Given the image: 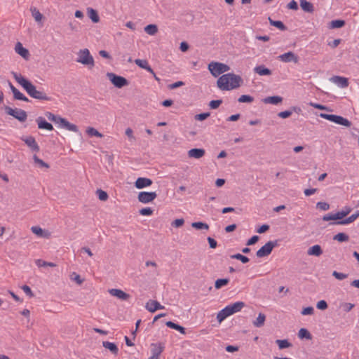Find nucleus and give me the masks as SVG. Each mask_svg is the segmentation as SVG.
I'll use <instances>...</instances> for the list:
<instances>
[{
	"mask_svg": "<svg viewBox=\"0 0 359 359\" xmlns=\"http://www.w3.org/2000/svg\"><path fill=\"white\" fill-rule=\"evenodd\" d=\"M11 74L15 81L22 86L30 97L39 100L49 101L51 100L46 93L37 90L36 86L29 80L24 78L20 74H18L15 72H12Z\"/></svg>",
	"mask_w": 359,
	"mask_h": 359,
	"instance_id": "obj_1",
	"label": "nucleus"
},
{
	"mask_svg": "<svg viewBox=\"0 0 359 359\" xmlns=\"http://www.w3.org/2000/svg\"><path fill=\"white\" fill-rule=\"evenodd\" d=\"M242 83V78L233 73L223 74L217 81V87L222 90L238 88Z\"/></svg>",
	"mask_w": 359,
	"mask_h": 359,
	"instance_id": "obj_2",
	"label": "nucleus"
},
{
	"mask_svg": "<svg viewBox=\"0 0 359 359\" xmlns=\"http://www.w3.org/2000/svg\"><path fill=\"white\" fill-rule=\"evenodd\" d=\"M46 116L49 121L60 124L62 127L69 131H73L75 133L79 132L78 127L75 124L69 123L67 119L62 117L56 116L49 111L46 113Z\"/></svg>",
	"mask_w": 359,
	"mask_h": 359,
	"instance_id": "obj_3",
	"label": "nucleus"
},
{
	"mask_svg": "<svg viewBox=\"0 0 359 359\" xmlns=\"http://www.w3.org/2000/svg\"><path fill=\"white\" fill-rule=\"evenodd\" d=\"M76 62L81 63L89 69H91L95 66V61L93 57L91 55L88 48L81 49L77 53Z\"/></svg>",
	"mask_w": 359,
	"mask_h": 359,
	"instance_id": "obj_4",
	"label": "nucleus"
},
{
	"mask_svg": "<svg viewBox=\"0 0 359 359\" xmlns=\"http://www.w3.org/2000/svg\"><path fill=\"white\" fill-rule=\"evenodd\" d=\"M208 69L214 77H217L220 74L229 71L230 67L224 63L211 62L208 65Z\"/></svg>",
	"mask_w": 359,
	"mask_h": 359,
	"instance_id": "obj_5",
	"label": "nucleus"
},
{
	"mask_svg": "<svg viewBox=\"0 0 359 359\" xmlns=\"http://www.w3.org/2000/svg\"><path fill=\"white\" fill-rule=\"evenodd\" d=\"M319 116L321 118H323L326 120H328L339 125H341L346 127H350L351 126V122L350 121L339 115L320 113Z\"/></svg>",
	"mask_w": 359,
	"mask_h": 359,
	"instance_id": "obj_6",
	"label": "nucleus"
},
{
	"mask_svg": "<svg viewBox=\"0 0 359 359\" xmlns=\"http://www.w3.org/2000/svg\"><path fill=\"white\" fill-rule=\"evenodd\" d=\"M278 244L277 240L267 242L264 245H263L257 251L256 256L258 258H262L269 256L271 253L273 249L278 246Z\"/></svg>",
	"mask_w": 359,
	"mask_h": 359,
	"instance_id": "obj_7",
	"label": "nucleus"
},
{
	"mask_svg": "<svg viewBox=\"0 0 359 359\" xmlns=\"http://www.w3.org/2000/svg\"><path fill=\"white\" fill-rule=\"evenodd\" d=\"M4 109L7 114L13 116L19 121L24 122L27 120V112L22 109H13L8 106H5Z\"/></svg>",
	"mask_w": 359,
	"mask_h": 359,
	"instance_id": "obj_8",
	"label": "nucleus"
},
{
	"mask_svg": "<svg viewBox=\"0 0 359 359\" xmlns=\"http://www.w3.org/2000/svg\"><path fill=\"white\" fill-rule=\"evenodd\" d=\"M107 76L112 83V84L116 88H121L123 86L128 85V81L126 78L118 76L114 73L108 72L107 73Z\"/></svg>",
	"mask_w": 359,
	"mask_h": 359,
	"instance_id": "obj_9",
	"label": "nucleus"
},
{
	"mask_svg": "<svg viewBox=\"0 0 359 359\" xmlns=\"http://www.w3.org/2000/svg\"><path fill=\"white\" fill-rule=\"evenodd\" d=\"M165 348L163 343H153L151 344V355L149 359H159V357Z\"/></svg>",
	"mask_w": 359,
	"mask_h": 359,
	"instance_id": "obj_10",
	"label": "nucleus"
},
{
	"mask_svg": "<svg viewBox=\"0 0 359 359\" xmlns=\"http://www.w3.org/2000/svg\"><path fill=\"white\" fill-rule=\"evenodd\" d=\"M157 196L156 192L141 191L138 194V201L142 203H148L153 201Z\"/></svg>",
	"mask_w": 359,
	"mask_h": 359,
	"instance_id": "obj_11",
	"label": "nucleus"
},
{
	"mask_svg": "<svg viewBox=\"0 0 359 359\" xmlns=\"http://www.w3.org/2000/svg\"><path fill=\"white\" fill-rule=\"evenodd\" d=\"M278 59L283 62H294V63H297L299 61L298 56L291 51L279 55Z\"/></svg>",
	"mask_w": 359,
	"mask_h": 359,
	"instance_id": "obj_12",
	"label": "nucleus"
},
{
	"mask_svg": "<svg viewBox=\"0 0 359 359\" xmlns=\"http://www.w3.org/2000/svg\"><path fill=\"white\" fill-rule=\"evenodd\" d=\"M245 306V303L243 302H237L232 304L228 305L225 307L226 311L229 316L240 311Z\"/></svg>",
	"mask_w": 359,
	"mask_h": 359,
	"instance_id": "obj_13",
	"label": "nucleus"
},
{
	"mask_svg": "<svg viewBox=\"0 0 359 359\" xmlns=\"http://www.w3.org/2000/svg\"><path fill=\"white\" fill-rule=\"evenodd\" d=\"M22 140L29 147L32 151L38 152L39 151V147L36 143L35 138L32 136L22 137Z\"/></svg>",
	"mask_w": 359,
	"mask_h": 359,
	"instance_id": "obj_14",
	"label": "nucleus"
},
{
	"mask_svg": "<svg viewBox=\"0 0 359 359\" xmlns=\"http://www.w3.org/2000/svg\"><path fill=\"white\" fill-rule=\"evenodd\" d=\"M109 293L111 296L116 297L119 299L125 301L128 300L130 297L129 294L125 292L124 291L120 289H110L109 290Z\"/></svg>",
	"mask_w": 359,
	"mask_h": 359,
	"instance_id": "obj_15",
	"label": "nucleus"
},
{
	"mask_svg": "<svg viewBox=\"0 0 359 359\" xmlns=\"http://www.w3.org/2000/svg\"><path fill=\"white\" fill-rule=\"evenodd\" d=\"M145 308L149 312L154 313L158 309H163L164 306L156 300H149L146 303Z\"/></svg>",
	"mask_w": 359,
	"mask_h": 359,
	"instance_id": "obj_16",
	"label": "nucleus"
},
{
	"mask_svg": "<svg viewBox=\"0 0 359 359\" xmlns=\"http://www.w3.org/2000/svg\"><path fill=\"white\" fill-rule=\"evenodd\" d=\"M332 83H335L340 88H346L348 86V79L339 76H334L330 79Z\"/></svg>",
	"mask_w": 359,
	"mask_h": 359,
	"instance_id": "obj_17",
	"label": "nucleus"
},
{
	"mask_svg": "<svg viewBox=\"0 0 359 359\" xmlns=\"http://www.w3.org/2000/svg\"><path fill=\"white\" fill-rule=\"evenodd\" d=\"M151 180L146 177H139L135 182V186L137 189H141L152 184Z\"/></svg>",
	"mask_w": 359,
	"mask_h": 359,
	"instance_id": "obj_18",
	"label": "nucleus"
},
{
	"mask_svg": "<svg viewBox=\"0 0 359 359\" xmlns=\"http://www.w3.org/2000/svg\"><path fill=\"white\" fill-rule=\"evenodd\" d=\"M32 233L41 238H48L50 236V232L46 229H42L40 226H34L31 228Z\"/></svg>",
	"mask_w": 359,
	"mask_h": 359,
	"instance_id": "obj_19",
	"label": "nucleus"
},
{
	"mask_svg": "<svg viewBox=\"0 0 359 359\" xmlns=\"http://www.w3.org/2000/svg\"><path fill=\"white\" fill-rule=\"evenodd\" d=\"M36 122L38 124V128L39 129H44L46 130H53V126L51 123L47 122L46 119L41 116L38 117L36 119Z\"/></svg>",
	"mask_w": 359,
	"mask_h": 359,
	"instance_id": "obj_20",
	"label": "nucleus"
},
{
	"mask_svg": "<svg viewBox=\"0 0 359 359\" xmlns=\"http://www.w3.org/2000/svg\"><path fill=\"white\" fill-rule=\"evenodd\" d=\"M15 52L19 54L21 57H22L25 60H28L29 57V50L22 46V44L20 42H18L15 47Z\"/></svg>",
	"mask_w": 359,
	"mask_h": 359,
	"instance_id": "obj_21",
	"label": "nucleus"
},
{
	"mask_svg": "<svg viewBox=\"0 0 359 359\" xmlns=\"http://www.w3.org/2000/svg\"><path fill=\"white\" fill-rule=\"evenodd\" d=\"M205 149L198 148L191 149L188 151L189 157L194 158L196 159L202 158L205 155Z\"/></svg>",
	"mask_w": 359,
	"mask_h": 359,
	"instance_id": "obj_22",
	"label": "nucleus"
},
{
	"mask_svg": "<svg viewBox=\"0 0 359 359\" xmlns=\"http://www.w3.org/2000/svg\"><path fill=\"white\" fill-rule=\"evenodd\" d=\"M323 254V250L320 245H315L309 248L307 250V255L309 256L320 257Z\"/></svg>",
	"mask_w": 359,
	"mask_h": 359,
	"instance_id": "obj_23",
	"label": "nucleus"
},
{
	"mask_svg": "<svg viewBox=\"0 0 359 359\" xmlns=\"http://www.w3.org/2000/svg\"><path fill=\"white\" fill-rule=\"evenodd\" d=\"M254 72L259 76H269L272 74L271 70L263 65L255 67Z\"/></svg>",
	"mask_w": 359,
	"mask_h": 359,
	"instance_id": "obj_24",
	"label": "nucleus"
},
{
	"mask_svg": "<svg viewBox=\"0 0 359 359\" xmlns=\"http://www.w3.org/2000/svg\"><path fill=\"white\" fill-rule=\"evenodd\" d=\"M283 101V97L278 95L269 96L264 98L262 102L265 104H278L281 103Z\"/></svg>",
	"mask_w": 359,
	"mask_h": 359,
	"instance_id": "obj_25",
	"label": "nucleus"
},
{
	"mask_svg": "<svg viewBox=\"0 0 359 359\" xmlns=\"http://www.w3.org/2000/svg\"><path fill=\"white\" fill-rule=\"evenodd\" d=\"M299 2L300 6L304 11L310 13H312L314 11L313 5L311 2L306 0H300Z\"/></svg>",
	"mask_w": 359,
	"mask_h": 359,
	"instance_id": "obj_26",
	"label": "nucleus"
},
{
	"mask_svg": "<svg viewBox=\"0 0 359 359\" xmlns=\"http://www.w3.org/2000/svg\"><path fill=\"white\" fill-rule=\"evenodd\" d=\"M87 13L89 18L94 22L97 23L100 21V17L96 10L92 8H87Z\"/></svg>",
	"mask_w": 359,
	"mask_h": 359,
	"instance_id": "obj_27",
	"label": "nucleus"
},
{
	"mask_svg": "<svg viewBox=\"0 0 359 359\" xmlns=\"http://www.w3.org/2000/svg\"><path fill=\"white\" fill-rule=\"evenodd\" d=\"M266 321V316L262 313H259L257 318L252 322L255 327H262Z\"/></svg>",
	"mask_w": 359,
	"mask_h": 359,
	"instance_id": "obj_28",
	"label": "nucleus"
},
{
	"mask_svg": "<svg viewBox=\"0 0 359 359\" xmlns=\"http://www.w3.org/2000/svg\"><path fill=\"white\" fill-rule=\"evenodd\" d=\"M102 346L105 348L109 349L113 354H114V355L118 354V348L114 343L109 342V341H103Z\"/></svg>",
	"mask_w": 359,
	"mask_h": 359,
	"instance_id": "obj_29",
	"label": "nucleus"
},
{
	"mask_svg": "<svg viewBox=\"0 0 359 359\" xmlns=\"http://www.w3.org/2000/svg\"><path fill=\"white\" fill-rule=\"evenodd\" d=\"M33 161L34 165L40 168H49L50 165L44 162L42 159L39 158L36 154L33 156Z\"/></svg>",
	"mask_w": 359,
	"mask_h": 359,
	"instance_id": "obj_30",
	"label": "nucleus"
},
{
	"mask_svg": "<svg viewBox=\"0 0 359 359\" xmlns=\"http://www.w3.org/2000/svg\"><path fill=\"white\" fill-rule=\"evenodd\" d=\"M357 218L358 217H357L355 213H354L346 219H344L342 220L337 221V222H333L331 224H343V225L347 224H350V223L354 222Z\"/></svg>",
	"mask_w": 359,
	"mask_h": 359,
	"instance_id": "obj_31",
	"label": "nucleus"
},
{
	"mask_svg": "<svg viewBox=\"0 0 359 359\" xmlns=\"http://www.w3.org/2000/svg\"><path fill=\"white\" fill-rule=\"evenodd\" d=\"M144 32L149 35L154 36L158 32V27L154 24L148 25L144 27Z\"/></svg>",
	"mask_w": 359,
	"mask_h": 359,
	"instance_id": "obj_32",
	"label": "nucleus"
},
{
	"mask_svg": "<svg viewBox=\"0 0 359 359\" xmlns=\"http://www.w3.org/2000/svg\"><path fill=\"white\" fill-rule=\"evenodd\" d=\"M30 11L32 13V17L34 18L36 22H40L43 19V15L40 13V11L35 7H32L30 8Z\"/></svg>",
	"mask_w": 359,
	"mask_h": 359,
	"instance_id": "obj_33",
	"label": "nucleus"
},
{
	"mask_svg": "<svg viewBox=\"0 0 359 359\" xmlns=\"http://www.w3.org/2000/svg\"><path fill=\"white\" fill-rule=\"evenodd\" d=\"M276 344L278 346V348L280 350L290 348L292 346L287 339H277L276 340Z\"/></svg>",
	"mask_w": 359,
	"mask_h": 359,
	"instance_id": "obj_34",
	"label": "nucleus"
},
{
	"mask_svg": "<svg viewBox=\"0 0 359 359\" xmlns=\"http://www.w3.org/2000/svg\"><path fill=\"white\" fill-rule=\"evenodd\" d=\"M345 25V21L343 20H332L330 22L329 28L330 29H337L341 28Z\"/></svg>",
	"mask_w": 359,
	"mask_h": 359,
	"instance_id": "obj_35",
	"label": "nucleus"
},
{
	"mask_svg": "<svg viewBox=\"0 0 359 359\" xmlns=\"http://www.w3.org/2000/svg\"><path fill=\"white\" fill-rule=\"evenodd\" d=\"M298 337L300 339H311L312 336L311 333L305 328H301L298 332Z\"/></svg>",
	"mask_w": 359,
	"mask_h": 359,
	"instance_id": "obj_36",
	"label": "nucleus"
},
{
	"mask_svg": "<svg viewBox=\"0 0 359 359\" xmlns=\"http://www.w3.org/2000/svg\"><path fill=\"white\" fill-rule=\"evenodd\" d=\"M13 98L18 100H22L25 102H29V99L25 96L22 93H20L18 89H15L13 93Z\"/></svg>",
	"mask_w": 359,
	"mask_h": 359,
	"instance_id": "obj_37",
	"label": "nucleus"
},
{
	"mask_svg": "<svg viewBox=\"0 0 359 359\" xmlns=\"http://www.w3.org/2000/svg\"><path fill=\"white\" fill-rule=\"evenodd\" d=\"M333 239L341 243L348 241L349 240V237L345 233H339L333 237Z\"/></svg>",
	"mask_w": 359,
	"mask_h": 359,
	"instance_id": "obj_38",
	"label": "nucleus"
},
{
	"mask_svg": "<svg viewBox=\"0 0 359 359\" xmlns=\"http://www.w3.org/2000/svg\"><path fill=\"white\" fill-rule=\"evenodd\" d=\"M269 20L271 25L274 26L282 31H284L287 29L285 25L281 21H279V20L275 21V20H271L270 18H269Z\"/></svg>",
	"mask_w": 359,
	"mask_h": 359,
	"instance_id": "obj_39",
	"label": "nucleus"
},
{
	"mask_svg": "<svg viewBox=\"0 0 359 359\" xmlns=\"http://www.w3.org/2000/svg\"><path fill=\"white\" fill-rule=\"evenodd\" d=\"M229 282V278H220L217 279L215 283V287L216 289H220L222 287L226 285Z\"/></svg>",
	"mask_w": 359,
	"mask_h": 359,
	"instance_id": "obj_40",
	"label": "nucleus"
},
{
	"mask_svg": "<svg viewBox=\"0 0 359 359\" xmlns=\"http://www.w3.org/2000/svg\"><path fill=\"white\" fill-rule=\"evenodd\" d=\"M96 195L101 201H106L109 198L107 193L100 189H97Z\"/></svg>",
	"mask_w": 359,
	"mask_h": 359,
	"instance_id": "obj_41",
	"label": "nucleus"
},
{
	"mask_svg": "<svg viewBox=\"0 0 359 359\" xmlns=\"http://www.w3.org/2000/svg\"><path fill=\"white\" fill-rule=\"evenodd\" d=\"M191 226L196 229H209V226L208 224L202 222H196L191 224Z\"/></svg>",
	"mask_w": 359,
	"mask_h": 359,
	"instance_id": "obj_42",
	"label": "nucleus"
},
{
	"mask_svg": "<svg viewBox=\"0 0 359 359\" xmlns=\"http://www.w3.org/2000/svg\"><path fill=\"white\" fill-rule=\"evenodd\" d=\"M231 258L240 260L243 264L248 263L250 260L248 257L243 255L240 253H237V254L231 255Z\"/></svg>",
	"mask_w": 359,
	"mask_h": 359,
	"instance_id": "obj_43",
	"label": "nucleus"
},
{
	"mask_svg": "<svg viewBox=\"0 0 359 359\" xmlns=\"http://www.w3.org/2000/svg\"><path fill=\"white\" fill-rule=\"evenodd\" d=\"M86 133L90 136H95L97 137H102L103 135L100 133L98 130H97L95 128L89 127L86 130Z\"/></svg>",
	"mask_w": 359,
	"mask_h": 359,
	"instance_id": "obj_44",
	"label": "nucleus"
},
{
	"mask_svg": "<svg viewBox=\"0 0 359 359\" xmlns=\"http://www.w3.org/2000/svg\"><path fill=\"white\" fill-rule=\"evenodd\" d=\"M226 309L224 308L222 309L217 315V319L218 322L221 323L226 318L229 316V313H227V311H226Z\"/></svg>",
	"mask_w": 359,
	"mask_h": 359,
	"instance_id": "obj_45",
	"label": "nucleus"
},
{
	"mask_svg": "<svg viewBox=\"0 0 359 359\" xmlns=\"http://www.w3.org/2000/svg\"><path fill=\"white\" fill-rule=\"evenodd\" d=\"M238 101L239 102L251 103L254 101V97L248 95H243L238 99Z\"/></svg>",
	"mask_w": 359,
	"mask_h": 359,
	"instance_id": "obj_46",
	"label": "nucleus"
},
{
	"mask_svg": "<svg viewBox=\"0 0 359 359\" xmlns=\"http://www.w3.org/2000/svg\"><path fill=\"white\" fill-rule=\"evenodd\" d=\"M36 264L39 266V267H41V266H50V267H54L56 266L55 264L53 263V262H45V261H43L41 259H36Z\"/></svg>",
	"mask_w": 359,
	"mask_h": 359,
	"instance_id": "obj_47",
	"label": "nucleus"
},
{
	"mask_svg": "<svg viewBox=\"0 0 359 359\" xmlns=\"http://www.w3.org/2000/svg\"><path fill=\"white\" fill-rule=\"evenodd\" d=\"M71 279L74 280L78 285H81L83 282V279H82L81 276L75 272H73L71 274Z\"/></svg>",
	"mask_w": 359,
	"mask_h": 359,
	"instance_id": "obj_48",
	"label": "nucleus"
},
{
	"mask_svg": "<svg viewBox=\"0 0 359 359\" xmlns=\"http://www.w3.org/2000/svg\"><path fill=\"white\" fill-rule=\"evenodd\" d=\"M222 103V100H212L209 103V107L212 109H217L219 107V105Z\"/></svg>",
	"mask_w": 359,
	"mask_h": 359,
	"instance_id": "obj_49",
	"label": "nucleus"
},
{
	"mask_svg": "<svg viewBox=\"0 0 359 359\" xmlns=\"http://www.w3.org/2000/svg\"><path fill=\"white\" fill-rule=\"evenodd\" d=\"M210 116V113L205 112V113L196 114L194 116V118L197 121H203V120L206 119L207 118H208Z\"/></svg>",
	"mask_w": 359,
	"mask_h": 359,
	"instance_id": "obj_50",
	"label": "nucleus"
},
{
	"mask_svg": "<svg viewBox=\"0 0 359 359\" xmlns=\"http://www.w3.org/2000/svg\"><path fill=\"white\" fill-rule=\"evenodd\" d=\"M316 207L321 210H327L330 208V205L326 202H318Z\"/></svg>",
	"mask_w": 359,
	"mask_h": 359,
	"instance_id": "obj_51",
	"label": "nucleus"
},
{
	"mask_svg": "<svg viewBox=\"0 0 359 359\" xmlns=\"http://www.w3.org/2000/svg\"><path fill=\"white\" fill-rule=\"evenodd\" d=\"M184 223V219L182 218L175 219L171 225L175 228L181 227Z\"/></svg>",
	"mask_w": 359,
	"mask_h": 359,
	"instance_id": "obj_52",
	"label": "nucleus"
},
{
	"mask_svg": "<svg viewBox=\"0 0 359 359\" xmlns=\"http://www.w3.org/2000/svg\"><path fill=\"white\" fill-rule=\"evenodd\" d=\"M140 214L142 215L149 216L153 214V210L151 208H144L140 210Z\"/></svg>",
	"mask_w": 359,
	"mask_h": 359,
	"instance_id": "obj_53",
	"label": "nucleus"
},
{
	"mask_svg": "<svg viewBox=\"0 0 359 359\" xmlns=\"http://www.w3.org/2000/svg\"><path fill=\"white\" fill-rule=\"evenodd\" d=\"M135 63L140 67L144 69V67L148 65V62L146 60L136 59Z\"/></svg>",
	"mask_w": 359,
	"mask_h": 359,
	"instance_id": "obj_54",
	"label": "nucleus"
},
{
	"mask_svg": "<svg viewBox=\"0 0 359 359\" xmlns=\"http://www.w3.org/2000/svg\"><path fill=\"white\" fill-rule=\"evenodd\" d=\"M332 276L338 280H344V279L346 278L348 276L347 274L339 273L336 271H334L332 272Z\"/></svg>",
	"mask_w": 359,
	"mask_h": 359,
	"instance_id": "obj_55",
	"label": "nucleus"
},
{
	"mask_svg": "<svg viewBox=\"0 0 359 359\" xmlns=\"http://www.w3.org/2000/svg\"><path fill=\"white\" fill-rule=\"evenodd\" d=\"M292 114V111H290V110H286V111H280L278 114V116L280 117V118H288L289 116H290Z\"/></svg>",
	"mask_w": 359,
	"mask_h": 359,
	"instance_id": "obj_56",
	"label": "nucleus"
},
{
	"mask_svg": "<svg viewBox=\"0 0 359 359\" xmlns=\"http://www.w3.org/2000/svg\"><path fill=\"white\" fill-rule=\"evenodd\" d=\"M316 307L320 310H325L327 308V304L325 300H320L317 303Z\"/></svg>",
	"mask_w": 359,
	"mask_h": 359,
	"instance_id": "obj_57",
	"label": "nucleus"
},
{
	"mask_svg": "<svg viewBox=\"0 0 359 359\" xmlns=\"http://www.w3.org/2000/svg\"><path fill=\"white\" fill-rule=\"evenodd\" d=\"M22 290L25 292V294L29 297H34V293L32 291L31 288L28 285H23L22 287Z\"/></svg>",
	"mask_w": 359,
	"mask_h": 359,
	"instance_id": "obj_58",
	"label": "nucleus"
},
{
	"mask_svg": "<svg viewBox=\"0 0 359 359\" xmlns=\"http://www.w3.org/2000/svg\"><path fill=\"white\" fill-rule=\"evenodd\" d=\"M313 308L312 306H309V307H306L304 308L301 313L304 316H306V315H312L313 313Z\"/></svg>",
	"mask_w": 359,
	"mask_h": 359,
	"instance_id": "obj_59",
	"label": "nucleus"
},
{
	"mask_svg": "<svg viewBox=\"0 0 359 359\" xmlns=\"http://www.w3.org/2000/svg\"><path fill=\"white\" fill-rule=\"evenodd\" d=\"M184 85V83L183 81H177L175 83L168 85V87L169 89L172 90V89H175L178 87L182 86Z\"/></svg>",
	"mask_w": 359,
	"mask_h": 359,
	"instance_id": "obj_60",
	"label": "nucleus"
},
{
	"mask_svg": "<svg viewBox=\"0 0 359 359\" xmlns=\"http://www.w3.org/2000/svg\"><path fill=\"white\" fill-rule=\"evenodd\" d=\"M258 241H259V236H253L247 241L246 245H252L255 244Z\"/></svg>",
	"mask_w": 359,
	"mask_h": 359,
	"instance_id": "obj_61",
	"label": "nucleus"
},
{
	"mask_svg": "<svg viewBox=\"0 0 359 359\" xmlns=\"http://www.w3.org/2000/svg\"><path fill=\"white\" fill-rule=\"evenodd\" d=\"M269 229V226L268 224H263L259 229H257V232L259 233H265Z\"/></svg>",
	"mask_w": 359,
	"mask_h": 359,
	"instance_id": "obj_62",
	"label": "nucleus"
},
{
	"mask_svg": "<svg viewBox=\"0 0 359 359\" xmlns=\"http://www.w3.org/2000/svg\"><path fill=\"white\" fill-rule=\"evenodd\" d=\"M287 8L291 10H297L298 9V5L297 3L292 0L287 4Z\"/></svg>",
	"mask_w": 359,
	"mask_h": 359,
	"instance_id": "obj_63",
	"label": "nucleus"
},
{
	"mask_svg": "<svg viewBox=\"0 0 359 359\" xmlns=\"http://www.w3.org/2000/svg\"><path fill=\"white\" fill-rule=\"evenodd\" d=\"M99 55L102 57H104L106 59H108V60H111L112 57L109 54L108 52H107L106 50H101L99 51Z\"/></svg>",
	"mask_w": 359,
	"mask_h": 359,
	"instance_id": "obj_64",
	"label": "nucleus"
}]
</instances>
